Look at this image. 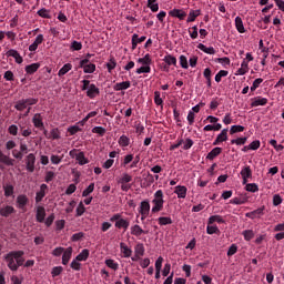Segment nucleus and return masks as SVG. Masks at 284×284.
Returning <instances> with one entry per match:
<instances>
[{"label": "nucleus", "instance_id": "obj_1", "mask_svg": "<svg viewBox=\"0 0 284 284\" xmlns=\"http://www.w3.org/2000/svg\"><path fill=\"white\" fill-rule=\"evenodd\" d=\"M23 254H26L23 251H11L4 256V261L11 272H17L26 263Z\"/></svg>", "mask_w": 284, "mask_h": 284}, {"label": "nucleus", "instance_id": "obj_2", "mask_svg": "<svg viewBox=\"0 0 284 284\" xmlns=\"http://www.w3.org/2000/svg\"><path fill=\"white\" fill-rule=\"evenodd\" d=\"M111 223H115L116 230H124V232H128V229L130 227V220L123 219V215L120 213H115L110 217Z\"/></svg>", "mask_w": 284, "mask_h": 284}, {"label": "nucleus", "instance_id": "obj_3", "mask_svg": "<svg viewBox=\"0 0 284 284\" xmlns=\"http://www.w3.org/2000/svg\"><path fill=\"white\" fill-rule=\"evenodd\" d=\"M153 203V207L151 210V212L153 214H156V212H161V210H163V203H165V201L163 200V191L162 190H158L154 193V199L152 200Z\"/></svg>", "mask_w": 284, "mask_h": 284}, {"label": "nucleus", "instance_id": "obj_4", "mask_svg": "<svg viewBox=\"0 0 284 284\" xmlns=\"http://www.w3.org/2000/svg\"><path fill=\"white\" fill-rule=\"evenodd\" d=\"M39 103V99L37 98H27V99H21L16 102L14 109L18 112H23L28 108V105H37Z\"/></svg>", "mask_w": 284, "mask_h": 284}, {"label": "nucleus", "instance_id": "obj_5", "mask_svg": "<svg viewBox=\"0 0 284 284\" xmlns=\"http://www.w3.org/2000/svg\"><path fill=\"white\" fill-rule=\"evenodd\" d=\"M37 163V156L34 153H29L26 158V170L27 172H34V165Z\"/></svg>", "mask_w": 284, "mask_h": 284}, {"label": "nucleus", "instance_id": "obj_6", "mask_svg": "<svg viewBox=\"0 0 284 284\" xmlns=\"http://www.w3.org/2000/svg\"><path fill=\"white\" fill-rule=\"evenodd\" d=\"M36 221L38 223H44L45 222V207L43 206H37L36 209Z\"/></svg>", "mask_w": 284, "mask_h": 284}, {"label": "nucleus", "instance_id": "obj_7", "mask_svg": "<svg viewBox=\"0 0 284 284\" xmlns=\"http://www.w3.org/2000/svg\"><path fill=\"white\" fill-rule=\"evenodd\" d=\"M99 94H101V91L97 88V84H90L87 91V97H89V99H95Z\"/></svg>", "mask_w": 284, "mask_h": 284}, {"label": "nucleus", "instance_id": "obj_8", "mask_svg": "<svg viewBox=\"0 0 284 284\" xmlns=\"http://www.w3.org/2000/svg\"><path fill=\"white\" fill-rule=\"evenodd\" d=\"M267 98L256 97L251 99V108H258V105H267Z\"/></svg>", "mask_w": 284, "mask_h": 284}, {"label": "nucleus", "instance_id": "obj_9", "mask_svg": "<svg viewBox=\"0 0 284 284\" xmlns=\"http://www.w3.org/2000/svg\"><path fill=\"white\" fill-rule=\"evenodd\" d=\"M28 195L26 194H21V195H18L17 197V207L19 210H26V205H28Z\"/></svg>", "mask_w": 284, "mask_h": 284}, {"label": "nucleus", "instance_id": "obj_10", "mask_svg": "<svg viewBox=\"0 0 284 284\" xmlns=\"http://www.w3.org/2000/svg\"><path fill=\"white\" fill-rule=\"evenodd\" d=\"M72 246H69L62 253V265H68L70 263V258H72Z\"/></svg>", "mask_w": 284, "mask_h": 284}, {"label": "nucleus", "instance_id": "obj_11", "mask_svg": "<svg viewBox=\"0 0 284 284\" xmlns=\"http://www.w3.org/2000/svg\"><path fill=\"white\" fill-rule=\"evenodd\" d=\"M45 190H48V184H41L40 191L36 194V203H41L45 199Z\"/></svg>", "mask_w": 284, "mask_h": 284}, {"label": "nucleus", "instance_id": "obj_12", "mask_svg": "<svg viewBox=\"0 0 284 284\" xmlns=\"http://www.w3.org/2000/svg\"><path fill=\"white\" fill-rule=\"evenodd\" d=\"M32 123L34 128H38L39 130H43V116H41V113H36L33 115Z\"/></svg>", "mask_w": 284, "mask_h": 284}, {"label": "nucleus", "instance_id": "obj_13", "mask_svg": "<svg viewBox=\"0 0 284 284\" xmlns=\"http://www.w3.org/2000/svg\"><path fill=\"white\" fill-rule=\"evenodd\" d=\"M139 212H140L141 216H145V214H150V201L149 200H144L141 202Z\"/></svg>", "mask_w": 284, "mask_h": 284}, {"label": "nucleus", "instance_id": "obj_14", "mask_svg": "<svg viewBox=\"0 0 284 284\" xmlns=\"http://www.w3.org/2000/svg\"><path fill=\"white\" fill-rule=\"evenodd\" d=\"M174 193L178 195V199H185L187 196V186L178 185L175 186Z\"/></svg>", "mask_w": 284, "mask_h": 284}, {"label": "nucleus", "instance_id": "obj_15", "mask_svg": "<svg viewBox=\"0 0 284 284\" xmlns=\"http://www.w3.org/2000/svg\"><path fill=\"white\" fill-rule=\"evenodd\" d=\"M0 163H3V165L12 166L14 165V159L6 155L3 151L0 150Z\"/></svg>", "mask_w": 284, "mask_h": 284}, {"label": "nucleus", "instance_id": "obj_16", "mask_svg": "<svg viewBox=\"0 0 284 284\" xmlns=\"http://www.w3.org/2000/svg\"><path fill=\"white\" fill-rule=\"evenodd\" d=\"M41 43H43V34H38L34 42L29 47V52H37Z\"/></svg>", "mask_w": 284, "mask_h": 284}, {"label": "nucleus", "instance_id": "obj_17", "mask_svg": "<svg viewBox=\"0 0 284 284\" xmlns=\"http://www.w3.org/2000/svg\"><path fill=\"white\" fill-rule=\"evenodd\" d=\"M227 129H223L221 133L216 136L215 141L213 142V145H219L220 143L227 141Z\"/></svg>", "mask_w": 284, "mask_h": 284}, {"label": "nucleus", "instance_id": "obj_18", "mask_svg": "<svg viewBox=\"0 0 284 284\" xmlns=\"http://www.w3.org/2000/svg\"><path fill=\"white\" fill-rule=\"evenodd\" d=\"M120 252L123 254V258H130V256H132V248L126 246V244L123 242L120 243Z\"/></svg>", "mask_w": 284, "mask_h": 284}, {"label": "nucleus", "instance_id": "obj_19", "mask_svg": "<svg viewBox=\"0 0 284 284\" xmlns=\"http://www.w3.org/2000/svg\"><path fill=\"white\" fill-rule=\"evenodd\" d=\"M7 57H12L13 59H16V63H23V57H21V54H19V51L11 49L7 52Z\"/></svg>", "mask_w": 284, "mask_h": 284}, {"label": "nucleus", "instance_id": "obj_20", "mask_svg": "<svg viewBox=\"0 0 284 284\" xmlns=\"http://www.w3.org/2000/svg\"><path fill=\"white\" fill-rule=\"evenodd\" d=\"M7 57H12L13 59H16V63H23V57H21V54H19V51L11 49L7 52Z\"/></svg>", "mask_w": 284, "mask_h": 284}, {"label": "nucleus", "instance_id": "obj_21", "mask_svg": "<svg viewBox=\"0 0 284 284\" xmlns=\"http://www.w3.org/2000/svg\"><path fill=\"white\" fill-rule=\"evenodd\" d=\"M17 211L13 206L7 205L4 207L0 209V216H4V219H8L10 214H14Z\"/></svg>", "mask_w": 284, "mask_h": 284}, {"label": "nucleus", "instance_id": "obj_22", "mask_svg": "<svg viewBox=\"0 0 284 284\" xmlns=\"http://www.w3.org/2000/svg\"><path fill=\"white\" fill-rule=\"evenodd\" d=\"M132 236H141L142 234H149V231L142 230L139 224L131 226Z\"/></svg>", "mask_w": 284, "mask_h": 284}, {"label": "nucleus", "instance_id": "obj_23", "mask_svg": "<svg viewBox=\"0 0 284 284\" xmlns=\"http://www.w3.org/2000/svg\"><path fill=\"white\" fill-rule=\"evenodd\" d=\"M265 210V206L254 210L253 212L246 213L247 219H260L263 216V211Z\"/></svg>", "mask_w": 284, "mask_h": 284}, {"label": "nucleus", "instance_id": "obj_24", "mask_svg": "<svg viewBox=\"0 0 284 284\" xmlns=\"http://www.w3.org/2000/svg\"><path fill=\"white\" fill-rule=\"evenodd\" d=\"M171 17H175L176 19H180V21H183L185 17H187V13L181 9H173L170 11Z\"/></svg>", "mask_w": 284, "mask_h": 284}, {"label": "nucleus", "instance_id": "obj_25", "mask_svg": "<svg viewBox=\"0 0 284 284\" xmlns=\"http://www.w3.org/2000/svg\"><path fill=\"white\" fill-rule=\"evenodd\" d=\"M241 176L243 183H247V179H252V169L250 166H244L241 171Z\"/></svg>", "mask_w": 284, "mask_h": 284}, {"label": "nucleus", "instance_id": "obj_26", "mask_svg": "<svg viewBox=\"0 0 284 284\" xmlns=\"http://www.w3.org/2000/svg\"><path fill=\"white\" fill-rule=\"evenodd\" d=\"M221 152H223L222 148H214L211 152L207 153L206 159L207 161H214V159H216V156H219V154H221Z\"/></svg>", "mask_w": 284, "mask_h": 284}, {"label": "nucleus", "instance_id": "obj_27", "mask_svg": "<svg viewBox=\"0 0 284 284\" xmlns=\"http://www.w3.org/2000/svg\"><path fill=\"white\" fill-rule=\"evenodd\" d=\"M130 85V81L119 82L114 84L113 90H115V92H121V90H128Z\"/></svg>", "mask_w": 284, "mask_h": 284}, {"label": "nucleus", "instance_id": "obj_28", "mask_svg": "<svg viewBox=\"0 0 284 284\" xmlns=\"http://www.w3.org/2000/svg\"><path fill=\"white\" fill-rule=\"evenodd\" d=\"M197 17H201V10H190L186 23H193Z\"/></svg>", "mask_w": 284, "mask_h": 284}, {"label": "nucleus", "instance_id": "obj_29", "mask_svg": "<svg viewBox=\"0 0 284 284\" xmlns=\"http://www.w3.org/2000/svg\"><path fill=\"white\" fill-rule=\"evenodd\" d=\"M75 161H78L79 165H88V163H90V160L85 158V153L83 151L78 153Z\"/></svg>", "mask_w": 284, "mask_h": 284}, {"label": "nucleus", "instance_id": "obj_30", "mask_svg": "<svg viewBox=\"0 0 284 284\" xmlns=\"http://www.w3.org/2000/svg\"><path fill=\"white\" fill-rule=\"evenodd\" d=\"M235 28L240 34H245V27L243 26V19L241 17L235 18Z\"/></svg>", "mask_w": 284, "mask_h": 284}, {"label": "nucleus", "instance_id": "obj_31", "mask_svg": "<svg viewBox=\"0 0 284 284\" xmlns=\"http://www.w3.org/2000/svg\"><path fill=\"white\" fill-rule=\"evenodd\" d=\"M199 50H201L202 52H205V54H216V50L214 49V47H206L203 43H200L197 45Z\"/></svg>", "mask_w": 284, "mask_h": 284}, {"label": "nucleus", "instance_id": "obj_32", "mask_svg": "<svg viewBox=\"0 0 284 284\" xmlns=\"http://www.w3.org/2000/svg\"><path fill=\"white\" fill-rule=\"evenodd\" d=\"M247 70H248V63L246 60H243L241 63V68L237 70L235 74L243 77V74H247Z\"/></svg>", "mask_w": 284, "mask_h": 284}, {"label": "nucleus", "instance_id": "obj_33", "mask_svg": "<svg viewBox=\"0 0 284 284\" xmlns=\"http://www.w3.org/2000/svg\"><path fill=\"white\" fill-rule=\"evenodd\" d=\"M214 223H225V220L221 215H212L209 217L207 224L214 225Z\"/></svg>", "mask_w": 284, "mask_h": 284}, {"label": "nucleus", "instance_id": "obj_34", "mask_svg": "<svg viewBox=\"0 0 284 284\" xmlns=\"http://www.w3.org/2000/svg\"><path fill=\"white\" fill-rule=\"evenodd\" d=\"M39 68H41L40 63H32L26 67V72L27 74H34Z\"/></svg>", "mask_w": 284, "mask_h": 284}, {"label": "nucleus", "instance_id": "obj_35", "mask_svg": "<svg viewBox=\"0 0 284 284\" xmlns=\"http://www.w3.org/2000/svg\"><path fill=\"white\" fill-rule=\"evenodd\" d=\"M164 63H166V65H174L176 67V57L172 55V54H166L163 59Z\"/></svg>", "mask_w": 284, "mask_h": 284}, {"label": "nucleus", "instance_id": "obj_36", "mask_svg": "<svg viewBox=\"0 0 284 284\" xmlns=\"http://www.w3.org/2000/svg\"><path fill=\"white\" fill-rule=\"evenodd\" d=\"M90 257V250L84 248L80 254L77 255L75 261H85Z\"/></svg>", "mask_w": 284, "mask_h": 284}, {"label": "nucleus", "instance_id": "obj_37", "mask_svg": "<svg viewBox=\"0 0 284 284\" xmlns=\"http://www.w3.org/2000/svg\"><path fill=\"white\" fill-rule=\"evenodd\" d=\"M138 63H141V65H151L152 64V58H150V54L146 53L143 58H140L138 60Z\"/></svg>", "mask_w": 284, "mask_h": 284}, {"label": "nucleus", "instance_id": "obj_38", "mask_svg": "<svg viewBox=\"0 0 284 284\" xmlns=\"http://www.w3.org/2000/svg\"><path fill=\"white\" fill-rule=\"evenodd\" d=\"M134 252L138 256H145V246H143V243H139L134 247Z\"/></svg>", "mask_w": 284, "mask_h": 284}, {"label": "nucleus", "instance_id": "obj_39", "mask_svg": "<svg viewBox=\"0 0 284 284\" xmlns=\"http://www.w3.org/2000/svg\"><path fill=\"white\" fill-rule=\"evenodd\" d=\"M97 70V64L94 63H89L83 67V72L84 74H92Z\"/></svg>", "mask_w": 284, "mask_h": 284}, {"label": "nucleus", "instance_id": "obj_40", "mask_svg": "<svg viewBox=\"0 0 284 284\" xmlns=\"http://www.w3.org/2000/svg\"><path fill=\"white\" fill-rule=\"evenodd\" d=\"M104 263H105L106 267H110V270H114V272H116V270H119V263H116L112 258L105 260Z\"/></svg>", "mask_w": 284, "mask_h": 284}, {"label": "nucleus", "instance_id": "obj_41", "mask_svg": "<svg viewBox=\"0 0 284 284\" xmlns=\"http://www.w3.org/2000/svg\"><path fill=\"white\" fill-rule=\"evenodd\" d=\"M72 70V65L70 63L64 64L58 72V77H64V74H68Z\"/></svg>", "mask_w": 284, "mask_h": 284}, {"label": "nucleus", "instance_id": "obj_42", "mask_svg": "<svg viewBox=\"0 0 284 284\" xmlns=\"http://www.w3.org/2000/svg\"><path fill=\"white\" fill-rule=\"evenodd\" d=\"M118 143L121 148H128V145H130V138L126 135H121Z\"/></svg>", "mask_w": 284, "mask_h": 284}, {"label": "nucleus", "instance_id": "obj_43", "mask_svg": "<svg viewBox=\"0 0 284 284\" xmlns=\"http://www.w3.org/2000/svg\"><path fill=\"white\" fill-rule=\"evenodd\" d=\"M159 225H172L173 221L172 217L161 216L158 219Z\"/></svg>", "mask_w": 284, "mask_h": 284}, {"label": "nucleus", "instance_id": "obj_44", "mask_svg": "<svg viewBox=\"0 0 284 284\" xmlns=\"http://www.w3.org/2000/svg\"><path fill=\"white\" fill-rule=\"evenodd\" d=\"M206 233L207 234H221V230H219V226H216V225L207 224Z\"/></svg>", "mask_w": 284, "mask_h": 284}, {"label": "nucleus", "instance_id": "obj_45", "mask_svg": "<svg viewBox=\"0 0 284 284\" xmlns=\"http://www.w3.org/2000/svg\"><path fill=\"white\" fill-rule=\"evenodd\" d=\"M4 196H12L14 194V186L12 184L3 185Z\"/></svg>", "mask_w": 284, "mask_h": 284}, {"label": "nucleus", "instance_id": "obj_46", "mask_svg": "<svg viewBox=\"0 0 284 284\" xmlns=\"http://www.w3.org/2000/svg\"><path fill=\"white\" fill-rule=\"evenodd\" d=\"M136 74H150V72H152V68L150 65H143L139 69H136Z\"/></svg>", "mask_w": 284, "mask_h": 284}, {"label": "nucleus", "instance_id": "obj_47", "mask_svg": "<svg viewBox=\"0 0 284 284\" xmlns=\"http://www.w3.org/2000/svg\"><path fill=\"white\" fill-rule=\"evenodd\" d=\"M227 74H230V72L225 71V70H220L216 75H215V81L216 83H221L223 77H227Z\"/></svg>", "mask_w": 284, "mask_h": 284}, {"label": "nucleus", "instance_id": "obj_48", "mask_svg": "<svg viewBox=\"0 0 284 284\" xmlns=\"http://www.w3.org/2000/svg\"><path fill=\"white\" fill-rule=\"evenodd\" d=\"M239 132H245V126L243 125H232L230 130V134H236Z\"/></svg>", "mask_w": 284, "mask_h": 284}, {"label": "nucleus", "instance_id": "obj_49", "mask_svg": "<svg viewBox=\"0 0 284 284\" xmlns=\"http://www.w3.org/2000/svg\"><path fill=\"white\" fill-rule=\"evenodd\" d=\"M189 34L191 39H199V27L194 26L189 29Z\"/></svg>", "mask_w": 284, "mask_h": 284}, {"label": "nucleus", "instance_id": "obj_50", "mask_svg": "<svg viewBox=\"0 0 284 284\" xmlns=\"http://www.w3.org/2000/svg\"><path fill=\"white\" fill-rule=\"evenodd\" d=\"M247 143V138H237L235 140H231L232 145H245Z\"/></svg>", "mask_w": 284, "mask_h": 284}, {"label": "nucleus", "instance_id": "obj_51", "mask_svg": "<svg viewBox=\"0 0 284 284\" xmlns=\"http://www.w3.org/2000/svg\"><path fill=\"white\" fill-rule=\"evenodd\" d=\"M182 145V150H190L194 145V140L187 138L185 141L183 140Z\"/></svg>", "mask_w": 284, "mask_h": 284}, {"label": "nucleus", "instance_id": "obj_52", "mask_svg": "<svg viewBox=\"0 0 284 284\" xmlns=\"http://www.w3.org/2000/svg\"><path fill=\"white\" fill-rule=\"evenodd\" d=\"M270 145H272L274 148V150H276V152H283V150H284L283 144H278V142L276 140H271Z\"/></svg>", "mask_w": 284, "mask_h": 284}, {"label": "nucleus", "instance_id": "obj_53", "mask_svg": "<svg viewBox=\"0 0 284 284\" xmlns=\"http://www.w3.org/2000/svg\"><path fill=\"white\" fill-rule=\"evenodd\" d=\"M114 68H116V60L114 59V57H112L110 58V61L106 63L108 72H112Z\"/></svg>", "mask_w": 284, "mask_h": 284}, {"label": "nucleus", "instance_id": "obj_54", "mask_svg": "<svg viewBox=\"0 0 284 284\" xmlns=\"http://www.w3.org/2000/svg\"><path fill=\"white\" fill-rule=\"evenodd\" d=\"M63 272V266H55L51 271V276L55 278V276H61V273Z\"/></svg>", "mask_w": 284, "mask_h": 284}, {"label": "nucleus", "instance_id": "obj_55", "mask_svg": "<svg viewBox=\"0 0 284 284\" xmlns=\"http://www.w3.org/2000/svg\"><path fill=\"white\" fill-rule=\"evenodd\" d=\"M54 176H57V174L54 172L47 171L45 176H44L45 183H51V181H54Z\"/></svg>", "mask_w": 284, "mask_h": 284}, {"label": "nucleus", "instance_id": "obj_56", "mask_svg": "<svg viewBox=\"0 0 284 284\" xmlns=\"http://www.w3.org/2000/svg\"><path fill=\"white\" fill-rule=\"evenodd\" d=\"M92 133L93 134H99L100 136H104L105 135V128H103V126H94L92 129Z\"/></svg>", "mask_w": 284, "mask_h": 284}, {"label": "nucleus", "instance_id": "obj_57", "mask_svg": "<svg viewBox=\"0 0 284 284\" xmlns=\"http://www.w3.org/2000/svg\"><path fill=\"white\" fill-rule=\"evenodd\" d=\"M38 16L42 19H50V11L45 8H42L38 11Z\"/></svg>", "mask_w": 284, "mask_h": 284}, {"label": "nucleus", "instance_id": "obj_58", "mask_svg": "<svg viewBox=\"0 0 284 284\" xmlns=\"http://www.w3.org/2000/svg\"><path fill=\"white\" fill-rule=\"evenodd\" d=\"M246 192H258V185L256 183H248L245 186Z\"/></svg>", "mask_w": 284, "mask_h": 284}, {"label": "nucleus", "instance_id": "obj_59", "mask_svg": "<svg viewBox=\"0 0 284 284\" xmlns=\"http://www.w3.org/2000/svg\"><path fill=\"white\" fill-rule=\"evenodd\" d=\"M94 192V183H91L83 192L82 196H90Z\"/></svg>", "mask_w": 284, "mask_h": 284}, {"label": "nucleus", "instance_id": "obj_60", "mask_svg": "<svg viewBox=\"0 0 284 284\" xmlns=\"http://www.w3.org/2000/svg\"><path fill=\"white\" fill-rule=\"evenodd\" d=\"M180 65H181V68H183L184 70H187V68H190V64H187V57H185V55H180Z\"/></svg>", "mask_w": 284, "mask_h": 284}, {"label": "nucleus", "instance_id": "obj_61", "mask_svg": "<svg viewBox=\"0 0 284 284\" xmlns=\"http://www.w3.org/2000/svg\"><path fill=\"white\" fill-rule=\"evenodd\" d=\"M83 236H85V233L84 232H79V233H75L71 236V241L73 243H77L78 241H81L83 239Z\"/></svg>", "mask_w": 284, "mask_h": 284}, {"label": "nucleus", "instance_id": "obj_62", "mask_svg": "<svg viewBox=\"0 0 284 284\" xmlns=\"http://www.w3.org/2000/svg\"><path fill=\"white\" fill-rule=\"evenodd\" d=\"M243 236L246 241H252V239H254V231L245 230L243 231Z\"/></svg>", "mask_w": 284, "mask_h": 284}, {"label": "nucleus", "instance_id": "obj_63", "mask_svg": "<svg viewBox=\"0 0 284 284\" xmlns=\"http://www.w3.org/2000/svg\"><path fill=\"white\" fill-rule=\"evenodd\" d=\"M132 181V176L130 175V174H128V173H124L123 175H122V178L119 180V183H121V184H128V183H130Z\"/></svg>", "mask_w": 284, "mask_h": 284}, {"label": "nucleus", "instance_id": "obj_64", "mask_svg": "<svg viewBox=\"0 0 284 284\" xmlns=\"http://www.w3.org/2000/svg\"><path fill=\"white\" fill-rule=\"evenodd\" d=\"M154 103L155 105H163V99H161V92H154Z\"/></svg>", "mask_w": 284, "mask_h": 284}]
</instances>
